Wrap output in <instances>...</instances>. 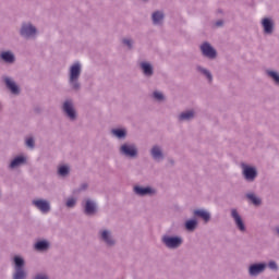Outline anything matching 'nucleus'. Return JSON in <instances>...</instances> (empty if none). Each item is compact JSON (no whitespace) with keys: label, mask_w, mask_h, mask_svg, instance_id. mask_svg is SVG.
I'll list each match as a JSON object with an SVG mask.
<instances>
[{"label":"nucleus","mask_w":279,"mask_h":279,"mask_svg":"<svg viewBox=\"0 0 279 279\" xmlns=\"http://www.w3.org/2000/svg\"><path fill=\"white\" fill-rule=\"evenodd\" d=\"M111 134L117 138H125V130L123 129H112Z\"/></svg>","instance_id":"nucleus-28"},{"label":"nucleus","mask_w":279,"mask_h":279,"mask_svg":"<svg viewBox=\"0 0 279 279\" xmlns=\"http://www.w3.org/2000/svg\"><path fill=\"white\" fill-rule=\"evenodd\" d=\"M201 51L203 56H205V58H209V60H215V58H217V50H215L209 43L202 44Z\"/></svg>","instance_id":"nucleus-8"},{"label":"nucleus","mask_w":279,"mask_h":279,"mask_svg":"<svg viewBox=\"0 0 279 279\" xmlns=\"http://www.w3.org/2000/svg\"><path fill=\"white\" fill-rule=\"evenodd\" d=\"M153 97L154 99H156V101H165V94H162L161 92H154Z\"/></svg>","instance_id":"nucleus-31"},{"label":"nucleus","mask_w":279,"mask_h":279,"mask_svg":"<svg viewBox=\"0 0 279 279\" xmlns=\"http://www.w3.org/2000/svg\"><path fill=\"white\" fill-rule=\"evenodd\" d=\"M123 45H126V47L129 49H132V47L134 45V41L132 39H130V38H125V39H123Z\"/></svg>","instance_id":"nucleus-34"},{"label":"nucleus","mask_w":279,"mask_h":279,"mask_svg":"<svg viewBox=\"0 0 279 279\" xmlns=\"http://www.w3.org/2000/svg\"><path fill=\"white\" fill-rule=\"evenodd\" d=\"M150 156L156 162H160V160H165V154L162 153V147L155 145L150 149Z\"/></svg>","instance_id":"nucleus-14"},{"label":"nucleus","mask_w":279,"mask_h":279,"mask_svg":"<svg viewBox=\"0 0 279 279\" xmlns=\"http://www.w3.org/2000/svg\"><path fill=\"white\" fill-rule=\"evenodd\" d=\"M100 241L105 243L108 247L114 246L117 241H114V238L112 236V232L110 230H100L99 231Z\"/></svg>","instance_id":"nucleus-7"},{"label":"nucleus","mask_w":279,"mask_h":279,"mask_svg":"<svg viewBox=\"0 0 279 279\" xmlns=\"http://www.w3.org/2000/svg\"><path fill=\"white\" fill-rule=\"evenodd\" d=\"M14 263V274L13 279H25L27 278V272H25V259L16 255L13 257Z\"/></svg>","instance_id":"nucleus-2"},{"label":"nucleus","mask_w":279,"mask_h":279,"mask_svg":"<svg viewBox=\"0 0 279 279\" xmlns=\"http://www.w3.org/2000/svg\"><path fill=\"white\" fill-rule=\"evenodd\" d=\"M97 210V205L95 202L87 199L85 203V215H95Z\"/></svg>","instance_id":"nucleus-19"},{"label":"nucleus","mask_w":279,"mask_h":279,"mask_svg":"<svg viewBox=\"0 0 279 279\" xmlns=\"http://www.w3.org/2000/svg\"><path fill=\"white\" fill-rule=\"evenodd\" d=\"M141 69L143 71L144 75H146V77H151V75H154V68L149 63L142 62Z\"/></svg>","instance_id":"nucleus-23"},{"label":"nucleus","mask_w":279,"mask_h":279,"mask_svg":"<svg viewBox=\"0 0 279 279\" xmlns=\"http://www.w3.org/2000/svg\"><path fill=\"white\" fill-rule=\"evenodd\" d=\"M120 154L126 158H136L138 156V149L135 145L123 144L120 147Z\"/></svg>","instance_id":"nucleus-5"},{"label":"nucleus","mask_w":279,"mask_h":279,"mask_svg":"<svg viewBox=\"0 0 279 279\" xmlns=\"http://www.w3.org/2000/svg\"><path fill=\"white\" fill-rule=\"evenodd\" d=\"M242 174L246 182H254L258 172L256 171V168L242 163Z\"/></svg>","instance_id":"nucleus-4"},{"label":"nucleus","mask_w":279,"mask_h":279,"mask_svg":"<svg viewBox=\"0 0 279 279\" xmlns=\"http://www.w3.org/2000/svg\"><path fill=\"white\" fill-rule=\"evenodd\" d=\"M196 228H197V220L191 219L185 222V230H187V232H193L195 231Z\"/></svg>","instance_id":"nucleus-26"},{"label":"nucleus","mask_w":279,"mask_h":279,"mask_svg":"<svg viewBox=\"0 0 279 279\" xmlns=\"http://www.w3.org/2000/svg\"><path fill=\"white\" fill-rule=\"evenodd\" d=\"M4 82L7 84V88L11 90L12 95H19V93H21V90L19 89V85H16V83L12 81V78L4 77Z\"/></svg>","instance_id":"nucleus-17"},{"label":"nucleus","mask_w":279,"mask_h":279,"mask_svg":"<svg viewBox=\"0 0 279 279\" xmlns=\"http://www.w3.org/2000/svg\"><path fill=\"white\" fill-rule=\"evenodd\" d=\"M221 25H223V22L221 20L216 22V27H221Z\"/></svg>","instance_id":"nucleus-38"},{"label":"nucleus","mask_w":279,"mask_h":279,"mask_svg":"<svg viewBox=\"0 0 279 279\" xmlns=\"http://www.w3.org/2000/svg\"><path fill=\"white\" fill-rule=\"evenodd\" d=\"M196 69L199 73H202V75H205L208 82H213V74L206 68L198 65Z\"/></svg>","instance_id":"nucleus-27"},{"label":"nucleus","mask_w":279,"mask_h":279,"mask_svg":"<svg viewBox=\"0 0 279 279\" xmlns=\"http://www.w3.org/2000/svg\"><path fill=\"white\" fill-rule=\"evenodd\" d=\"M37 29L35 28L34 25L27 23V24H23L22 28L20 31L21 36H23L24 38H34L37 34Z\"/></svg>","instance_id":"nucleus-10"},{"label":"nucleus","mask_w":279,"mask_h":279,"mask_svg":"<svg viewBox=\"0 0 279 279\" xmlns=\"http://www.w3.org/2000/svg\"><path fill=\"white\" fill-rule=\"evenodd\" d=\"M134 193L135 195H138L140 197H145V195H154L156 193V190L153 187L146 186H134Z\"/></svg>","instance_id":"nucleus-13"},{"label":"nucleus","mask_w":279,"mask_h":279,"mask_svg":"<svg viewBox=\"0 0 279 279\" xmlns=\"http://www.w3.org/2000/svg\"><path fill=\"white\" fill-rule=\"evenodd\" d=\"M268 267L269 269H271L272 271H278V264L275 260H270L268 263Z\"/></svg>","instance_id":"nucleus-33"},{"label":"nucleus","mask_w":279,"mask_h":279,"mask_svg":"<svg viewBox=\"0 0 279 279\" xmlns=\"http://www.w3.org/2000/svg\"><path fill=\"white\" fill-rule=\"evenodd\" d=\"M194 215L196 217H201L202 220L205 221V223H208L210 221V213L204 209H197L194 211Z\"/></svg>","instance_id":"nucleus-22"},{"label":"nucleus","mask_w":279,"mask_h":279,"mask_svg":"<svg viewBox=\"0 0 279 279\" xmlns=\"http://www.w3.org/2000/svg\"><path fill=\"white\" fill-rule=\"evenodd\" d=\"M25 162H27V158L17 156L11 161L10 169H16V167H21V165H25Z\"/></svg>","instance_id":"nucleus-21"},{"label":"nucleus","mask_w":279,"mask_h":279,"mask_svg":"<svg viewBox=\"0 0 279 279\" xmlns=\"http://www.w3.org/2000/svg\"><path fill=\"white\" fill-rule=\"evenodd\" d=\"M262 27L264 29V34H267V35L274 34V20H271L269 17L263 19Z\"/></svg>","instance_id":"nucleus-15"},{"label":"nucleus","mask_w":279,"mask_h":279,"mask_svg":"<svg viewBox=\"0 0 279 279\" xmlns=\"http://www.w3.org/2000/svg\"><path fill=\"white\" fill-rule=\"evenodd\" d=\"M231 217H232L238 230H240V232H245V230H246L245 222H243V218L241 217V215L239 214V211L236 209H231Z\"/></svg>","instance_id":"nucleus-11"},{"label":"nucleus","mask_w":279,"mask_h":279,"mask_svg":"<svg viewBox=\"0 0 279 279\" xmlns=\"http://www.w3.org/2000/svg\"><path fill=\"white\" fill-rule=\"evenodd\" d=\"M266 269H267V265L265 263L252 264L248 267V276H251V278H257V276H260V274H264Z\"/></svg>","instance_id":"nucleus-6"},{"label":"nucleus","mask_w":279,"mask_h":279,"mask_svg":"<svg viewBox=\"0 0 279 279\" xmlns=\"http://www.w3.org/2000/svg\"><path fill=\"white\" fill-rule=\"evenodd\" d=\"M195 117V112H193V110H189L185 112H182L179 116V121H191V119H193Z\"/></svg>","instance_id":"nucleus-24"},{"label":"nucleus","mask_w":279,"mask_h":279,"mask_svg":"<svg viewBox=\"0 0 279 279\" xmlns=\"http://www.w3.org/2000/svg\"><path fill=\"white\" fill-rule=\"evenodd\" d=\"M26 145H27V147H31L33 149V147H34V138L28 137L26 140Z\"/></svg>","instance_id":"nucleus-35"},{"label":"nucleus","mask_w":279,"mask_h":279,"mask_svg":"<svg viewBox=\"0 0 279 279\" xmlns=\"http://www.w3.org/2000/svg\"><path fill=\"white\" fill-rule=\"evenodd\" d=\"M0 58L7 64H14V62H16V57L14 56V53L12 51H2L0 53Z\"/></svg>","instance_id":"nucleus-16"},{"label":"nucleus","mask_w":279,"mask_h":279,"mask_svg":"<svg viewBox=\"0 0 279 279\" xmlns=\"http://www.w3.org/2000/svg\"><path fill=\"white\" fill-rule=\"evenodd\" d=\"M33 206L36 207L37 210H40V213H49L51 210V205L46 199H34L32 202Z\"/></svg>","instance_id":"nucleus-12"},{"label":"nucleus","mask_w":279,"mask_h":279,"mask_svg":"<svg viewBox=\"0 0 279 279\" xmlns=\"http://www.w3.org/2000/svg\"><path fill=\"white\" fill-rule=\"evenodd\" d=\"M49 241L47 240H40V241H37L34 245V248L37 251V252H47V250H49Z\"/></svg>","instance_id":"nucleus-18"},{"label":"nucleus","mask_w":279,"mask_h":279,"mask_svg":"<svg viewBox=\"0 0 279 279\" xmlns=\"http://www.w3.org/2000/svg\"><path fill=\"white\" fill-rule=\"evenodd\" d=\"M246 197L250 202H252V204H254V206H260L262 201L258 196H256V194L254 193H247Z\"/></svg>","instance_id":"nucleus-25"},{"label":"nucleus","mask_w":279,"mask_h":279,"mask_svg":"<svg viewBox=\"0 0 279 279\" xmlns=\"http://www.w3.org/2000/svg\"><path fill=\"white\" fill-rule=\"evenodd\" d=\"M70 171L71 168H69V166H60L58 169V173L61 178H66V174L70 173Z\"/></svg>","instance_id":"nucleus-29"},{"label":"nucleus","mask_w":279,"mask_h":279,"mask_svg":"<svg viewBox=\"0 0 279 279\" xmlns=\"http://www.w3.org/2000/svg\"><path fill=\"white\" fill-rule=\"evenodd\" d=\"M63 112L66 114L70 121H75V119L77 118V113L73 108V100H65L63 102Z\"/></svg>","instance_id":"nucleus-9"},{"label":"nucleus","mask_w":279,"mask_h":279,"mask_svg":"<svg viewBox=\"0 0 279 279\" xmlns=\"http://www.w3.org/2000/svg\"><path fill=\"white\" fill-rule=\"evenodd\" d=\"M86 189H88V184L87 183H82L81 187L76 191V193H82V191H86Z\"/></svg>","instance_id":"nucleus-36"},{"label":"nucleus","mask_w":279,"mask_h":279,"mask_svg":"<svg viewBox=\"0 0 279 279\" xmlns=\"http://www.w3.org/2000/svg\"><path fill=\"white\" fill-rule=\"evenodd\" d=\"M267 75L274 80L275 84L279 86V73L276 71H267Z\"/></svg>","instance_id":"nucleus-30"},{"label":"nucleus","mask_w":279,"mask_h":279,"mask_svg":"<svg viewBox=\"0 0 279 279\" xmlns=\"http://www.w3.org/2000/svg\"><path fill=\"white\" fill-rule=\"evenodd\" d=\"M34 279H49L47 275L39 274Z\"/></svg>","instance_id":"nucleus-37"},{"label":"nucleus","mask_w":279,"mask_h":279,"mask_svg":"<svg viewBox=\"0 0 279 279\" xmlns=\"http://www.w3.org/2000/svg\"><path fill=\"white\" fill-rule=\"evenodd\" d=\"M82 75V63L80 61L74 62L70 66L69 71V85L72 90H80L82 88V84H80V77Z\"/></svg>","instance_id":"nucleus-1"},{"label":"nucleus","mask_w":279,"mask_h":279,"mask_svg":"<svg viewBox=\"0 0 279 279\" xmlns=\"http://www.w3.org/2000/svg\"><path fill=\"white\" fill-rule=\"evenodd\" d=\"M161 243L165 244L168 250H178L184 243V240H182V236H171V235H163L161 238Z\"/></svg>","instance_id":"nucleus-3"},{"label":"nucleus","mask_w":279,"mask_h":279,"mask_svg":"<svg viewBox=\"0 0 279 279\" xmlns=\"http://www.w3.org/2000/svg\"><path fill=\"white\" fill-rule=\"evenodd\" d=\"M77 204V198L70 197L68 198L65 206L68 208H74V206Z\"/></svg>","instance_id":"nucleus-32"},{"label":"nucleus","mask_w":279,"mask_h":279,"mask_svg":"<svg viewBox=\"0 0 279 279\" xmlns=\"http://www.w3.org/2000/svg\"><path fill=\"white\" fill-rule=\"evenodd\" d=\"M154 25H162V21H165V13L162 11H156L151 15Z\"/></svg>","instance_id":"nucleus-20"}]
</instances>
